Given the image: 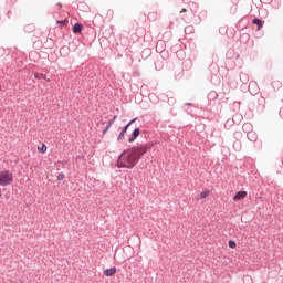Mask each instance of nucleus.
I'll return each mask as SVG.
<instances>
[{
    "label": "nucleus",
    "instance_id": "nucleus-1",
    "mask_svg": "<svg viewBox=\"0 0 283 283\" xmlns=\"http://www.w3.org/2000/svg\"><path fill=\"white\" fill-rule=\"evenodd\" d=\"M155 146V143L135 146L132 149L124 150L116 163L118 169H134L143 157Z\"/></svg>",
    "mask_w": 283,
    "mask_h": 283
},
{
    "label": "nucleus",
    "instance_id": "nucleus-2",
    "mask_svg": "<svg viewBox=\"0 0 283 283\" xmlns=\"http://www.w3.org/2000/svg\"><path fill=\"white\" fill-rule=\"evenodd\" d=\"M249 108L252 112L262 113L265 108V97H262V95L253 97L251 102H249Z\"/></svg>",
    "mask_w": 283,
    "mask_h": 283
},
{
    "label": "nucleus",
    "instance_id": "nucleus-3",
    "mask_svg": "<svg viewBox=\"0 0 283 283\" xmlns=\"http://www.w3.org/2000/svg\"><path fill=\"white\" fill-rule=\"evenodd\" d=\"M14 180V176L12 172L10 171H1L0 172V186L2 187H7L12 185Z\"/></svg>",
    "mask_w": 283,
    "mask_h": 283
},
{
    "label": "nucleus",
    "instance_id": "nucleus-4",
    "mask_svg": "<svg viewBox=\"0 0 283 283\" xmlns=\"http://www.w3.org/2000/svg\"><path fill=\"white\" fill-rule=\"evenodd\" d=\"M242 130L244 133H248V138H251V136H253V124H250V123L243 124Z\"/></svg>",
    "mask_w": 283,
    "mask_h": 283
},
{
    "label": "nucleus",
    "instance_id": "nucleus-5",
    "mask_svg": "<svg viewBox=\"0 0 283 283\" xmlns=\"http://www.w3.org/2000/svg\"><path fill=\"white\" fill-rule=\"evenodd\" d=\"M140 134H142L140 128L134 129L133 133H132V135H130L129 138H128V143H129V144L135 143L136 139L140 136Z\"/></svg>",
    "mask_w": 283,
    "mask_h": 283
},
{
    "label": "nucleus",
    "instance_id": "nucleus-6",
    "mask_svg": "<svg viewBox=\"0 0 283 283\" xmlns=\"http://www.w3.org/2000/svg\"><path fill=\"white\" fill-rule=\"evenodd\" d=\"M193 17H196V14H193L192 11H189L187 14H182V20H184L186 23H191Z\"/></svg>",
    "mask_w": 283,
    "mask_h": 283
},
{
    "label": "nucleus",
    "instance_id": "nucleus-7",
    "mask_svg": "<svg viewBox=\"0 0 283 283\" xmlns=\"http://www.w3.org/2000/svg\"><path fill=\"white\" fill-rule=\"evenodd\" d=\"M247 196H248L247 191H239V192H237L235 196L233 197V200H234V201H240V200L247 198Z\"/></svg>",
    "mask_w": 283,
    "mask_h": 283
},
{
    "label": "nucleus",
    "instance_id": "nucleus-8",
    "mask_svg": "<svg viewBox=\"0 0 283 283\" xmlns=\"http://www.w3.org/2000/svg\"><path fill=\"white\" fill-rule=\"evenodd\" d=\"M83 31V24L80 23V22H76L74 25H73V33L74 34H78V33H82Z\"/></svg>",
    "mask_w": 283,
    "mask_h": 283
},
{
    "label": "nucleus",
    "instance_id": "nucleus-9",
    "mask_svg": "<svg viewBox=\"0 0 283 283\" xmlns=\"http://www.w3.org/2000/svg\"><path fill=\"white\" fill-rule=\"evenodd\" d=\"M117 273V268H111L104 271V275L107 277L114 276Z\"/></svg>",
    "mask_w": 283,
    "mask_h": 283
},
{
    "label": "nucleus",
    "instance_id": "nucleus-10",
    "mask_svg": "<svg viewBox=\"0 0 283 283\" xmlns=\"http://www.w3.org/2000/svg\"><path fill=\"white\" fill-rule=\"evenodd\" d=\"M136 120H137V117H134V119H130V120L126 124V126H124V127L122 128V132H123L124 134H127L129 127H130Z\"/></svg>",
    "mask_w": 283,
    "mask_h": 283
},
{
    "label": "nucleus",
    "instance_id": "nucleus-11",
    "mask_svg": "<svg viewBox=\"0 0 283 283\" xmlns=\"http://www.w3.org/2000/svg\"><path fill=\"white\" fill-rule=\"evenodd\" d=\"M240 81L243 85L249 84V74L248 73H240Z\"/></svg>",
    "mask_w": 283,
    "mask_h": 283
},
{
    "label": "nucleus",
    "instance_id": "nucleus-12",
    "mask_svg": "<svg viewBox=\"0 0 283 283\" xmlns=\"http://www.w3.org/2000/svg\"><path fill=\"white\" fill-rule=\"evenodd\" d=\"M252 23H253L254 25H258V30H261V29L263 28V21H262L261 19H259V18H254V19L252 20Z\"/></svg>",
    "mask_w": 283,
    "mask_h": 283
},
{
    "label": "nucleus",
    "instance_id": "nucleus-13",
    "mask_svg": "<svg viewBox=\"0 0 283 283\" xmlns=\"http://www.w3.org/2000/svg\"><path fill=\"white\" fill-rule=\"evenodd\" d=\"M208 99L209 101L218 99V93H216V91H210V93H208Z\"/></svg>",
    "mask_w": 283,
    "mask_h": 283
},
{
    "label": "nucleus",
    "instance_id": "nucleus-14",
    "mask_svg": "<svg viewBox=\"0 0 283 283\" xmlns=\"http://www.w3.org/2000/svg\"><path fill=\"white\" fill-rule=\"evenodd\" d=\"M193 32H196V29L193 28L192 24H189L185 28V33L186 34H192Z\"/></svg>",
    "mask_w": 283,
    "mask_h": 283
},
{
    "label": "nucleus",
    "instance_id": "nucleus-15",
    "mask_svg": "<svg viewBox=\"0 0 283 283\" xmlns=\"http://www.w3.org/2000/svg\"><path fill=\"white\" fill-rule=\"evenodd\" d=\"M272 87L277 91L282 87V83L279 82V80H274V82H272Z\"/></svg>",
    "mask_w": 283,
    "mask_h": 283
},
{
    "label": "nucleus",
    "instance_id": "nucleus-16",
    "mask_svg": "<svg viewBox=\"0 0 283 283\" xmlns=\"http://www.w3.org/2000/svg\"><path fill=\"white\" fill-rule=\"evenodd\" d=\"M34 78L35 80H46V75H43V73H35Z\"/></svg>",
    "mask_w": 283,
    "mask_h": 283
},
{
    "label": "nucleus",
    "instance_id": "nucleus-17",
    "mask_svg": "<svg viewBox=\"0 0 283 283\" xmlns=\"http://www.w3.org/2000/svg\"><path fill=\"white\" fill-rule=\"evenodd\" d=\"M56 24H60L61 27H65L69 24V20L67 19H64V20H57L56 21Z\"/></svg>",
    "mask_w": 283,
    "mask_h": 283
},
{
    "label": "nucleus",
    "instance_id": "nucleus-18",
    "mask_svg": "<svg viewBox=\"0 0 283 283\" xmlns=\"http://www.w3.org/2000/svg\"><path fill=\"white\" fill-rule=\"evenodd\" d=\"M233 148L237 150V151H240L242 150V144H240V142H235L233 144Z\"/></svg>",
    "mask_w": 283,
    "mask_h": 283
},
{
    "label": "nucleus",
    "instance_id": "nucleus-19",
    "mask_svg": "<svg viewBox=\"0 0 283 283\" xmlns=\"http://www.w3.org/2000/svg\"><path fill=\"white\" fill-rule=\"evenodd\" d=\"M210 195H211V191L206 190V191L200 193V199H205V198L209 197Z\"/></svg>",
    "mask_w": 283,
    "mask_h": 283
},
{
    "label": "nucleus",
    "instance_id": "nucleus-20",
    "mask_svg": "<svg viewBox=\"0 0 283 283\" xmlns=\"http://www.w3.org/2000/svg\"><path fill=\"white\" fill-rule=\"evenodd\" d=\"M24 31H25V32L34 31V25H33V24H27V25L24 27Z\"/></svg>",
    "mask_w": 283,
    "mask_h": 283
},
{
    "label": "nucleus",
    "instance_id": "nucleus-21",
    "mask_svg": "<svg viewBox=\"0 0 283 283\" xmlns=\"http://www.w3.org/2000/svg\"><path fill=\"white\" fill-rule=\"evenodd\" d=\"M125 136H126V133H123V132L120 130V133H119L118 136H117V140H118V142L124 140V139H125Z\"/></svg>",
    "mask_w": 283,
    "mask_h": 283
},
{
    "label": "nucleus",
    "instance_id": "nucleus-22",
    "mask_svg": "<svg viewBox=\"0 0 283 283\" xmlns=\"http://www.w3.org/2000/svg\"><path fill=\"white\" fill-rule=\"evenodd\" d=\"M112 126H113L112 124H106L105 128L103 129V135H106Z\"/></svg>",
    "mask_w": 283,
    "mask_h": 283
},
{
    "label": "nucleus",
    "instance_id": "nucleus-23",
    "mask_svg": "<svg viewBox=\"0 0 283 283\" xmlns=\"http://www.w3.org/2000/svg\"><path fill=\"white\" fill-rule=\"evenodd\" d=\"M56 179L59 181H63L65 179V174H63V172L59 174Z\"/></svg>",
    "mask_w": 283,
    "mask_h": 283
},
{
    "label": "nucleus",
    "instance_id": "nucleus-24",
    "mask_svg": "<svg viewBox=\"0 0 283 283\" xmlns=\"http://www.w3.org/2000/svg\"><path fill=\"white\" fill-rule=\"evenodd\" d=\"M39 151L45 154L48 151V147L45 145H42V147L39 148Z\"/></svg>",
    "mask_w": 283,
    "mask_h": 283
},
{
    "label": "nucleus",
    "instance_id": "nucleus-25",
    "mask_svg": "<svg viewBox=\"0 0 283 283\" xmlns=\"http://www.w3.org/2000/svg\"><path fill=\"white\" fill-rule=\"evenodd\" d=\"M117 119V115H114V117H112V119H109L108 124L109 125H114V123L116 122Z\"/></svg>",
    "mask_w": 283,
    "mask_h": 283
},
{
    "label": "nucleus",
    "instance_id": "nucleus-26",
    "mask_svg": "<svg viewBox=\"0 0 283 283\" xmlns=\"http://www.w3.org/2000/svg\"><path fill=\"white\" fill-rule=\"evenodd\" d=\"M229 248L234 249L235 248V242L234 241H229Z\"/></svg>",
    "mask_w": 283,
    "mask_h": 283
},
{
    "label": "nucleus",
    "instance_id": "nucleus-27",
    "mask_svg": "<svg viewBox=\"0 0 283 283\" xmlns=\"http://www.w3.org/2000/svg\"><path fill=\"white\" fill-rule=\"evenodd\" d=\"M251 142H255V133H253V136H250L249 138Z\"/></svg>",
    "mask_w": 283,
    "mask_h": 283
},
{
    "label": "nucleus",
    "instance_id": "nucleus-28",
    "mask_svg": "<svg viewBox=\"0 0 283 283\" xmlns=\"http://www.w3.org/2000/svg\"><path fill=\"white\" fill-rule=\"evenodd\" d=\"M244 281H251V276H244Z\"/></svg>",
    "mask_w": 283,
    "mask_h": 283
},
{
    "label": "nucleus",
    "instance_id": "nucleus-29",
    "mask_svg": "<svg viewBox=\"0 0 283 283\" xmlns=\"http://www.w3.org/2000/svg\"><path fill=\"white\" fill-rule=\"evenodd\" d=\"M186 106H193V104H191V102H186Z\"/></svg>",
    "mask_w": 283,
    "mask_h": 283
},
{
    "label": "nucleus",
    "instance_id": "nucleus-30",
    "mask_svg": "<svg viewBox=\"0 0 283 283\" xmlns=\"http://www.w3.org/2000/svg\"><path fill=\"white\" fill-rule=\"evenodd\" d=\"M273 8L279 9V8H280V4L276 3V6H273Z\"/></svg>",
    "mask_w": 283,
    "mask_h": 283
},
{
    "label": "nucleus",
    "instance_id": "nucleus-31",
    "mask_svg": "<svg viewBox=\"0 0 283 283\" xmlns=\"http://www.w3.org/2000/svg\"><path fill=\"white\" fill-rule=\"evenodd\" d=\"M186 12H187V9L184 8V9L181 10V13H186Z\"/></svg>",
    "mask_w": 283,
    "mask_h": 283
},
{
    "label": "nucleus",
    "instance_id": "nucleus-32",
    "mask_svg": "<svg viewBox=\"0 0 283 283\" xmlns=\"http://www.w3.org/2000/svg\"><path fill=\"white\" fill-rule=\"evenodd\" d=\"M151 17H153V13H149V14H148V18H151Z\"/></svg>",
    "mask_w": 283,
    "mask_h": 283
},
{
    "label": "nucleus",
    "instance_id": "nucleus-33",
    "mask_svg": "<svg viewBox=\"0 0 283 283\" xmlns=\"http://www.w3.org/2000/svg\"><path fill=\"white\" fill-rule=\"evenodd\" d=\"M45 81H46V82H50L51 80H48V78L45 77Z\"/></svg>",
    "mask_w": 283,
    "mask_h": 283
},
{
    "label": "nucleus",
    "instance_id": "nucleus-34",
    "mask_svg": "<svg viewBox=\"0 0 283 283\" xmlns=\"http://www.w3.org/2000/svg\"><path fill=\"white\" fill-rule=\"evenodd\" d=\"M2 91V86L0 85V92Z\"/></svg>",
    "mask_w": 283,
    "mask_h": 283
},
{
    "label": "nucleus",
    "instance_id": "nucleus-35",
    "mask_svg": "<svg viewBox=\"0 0 283 283\" xmlns=\"http://www.w3.org/2000/svg\"><path fill=\"white\" fill-rule=\"evenodd\" d=\"M282 164H283V159H282Z\"/></svg>",
    "mask_w": 283,
    "mask_h": 283
}]
</instances>
